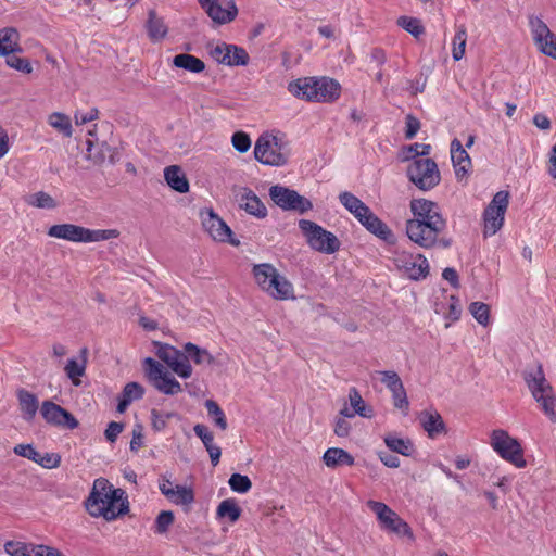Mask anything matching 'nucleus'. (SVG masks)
Listing matches in <instances>:
<instances>
[{
    "label": "nucleus",
    "mask_w": 556,
    "mask_h": 556,
    "mask_svg": "<svg viewBox=\"0 0 556 556\" xmlns=\"http://www.w3.org/2000/svg\"><path fill=\"white\" fill-rule=\"evenodd\" d=\"M410 211L413 218L406 223V233L410 241L424 249L451 247V239L441 237L446 228V220L435 202L414 199L410 201Z\"/></svg>",
    "instance_id": "obj_1"
},
{
    "label": "nucleus",
    "mask_w": 556,
    "mask_h": 556,
    "mask_svg": "<svg viewBox=\"0 0 556 556\" xmlns=\"http://www.w3.org/2000/svg\"><path fill=\"white\" fill-rule=\"evenodd\" d=\"M85 507L91 517L112 521L128 513V501L122 489H115L106 479L98 478L93 481Z\"/></svg>",
    "instance_id": "obj_2"
},
{
    "label": "nucleus",
    "mask_w": 556,
    "mask_h": 556,
    "mask_svg": "<svg viewBox=\"0 0 556 556\" xmlns=\"http://www.w3.org/2000/svg\"><path fill=\"white\" fill-rule=\"evenodd\" d=\"M253 276L257 286L275 300L294 299L292 283L269 263L253 266Z\"/></svg>",
    "instance_id": "obj_3"
},
{
    "label": "nucleus",
    "mask_w": 556,
    "mask_h": 556,
    "mask_svg": "<svg viewBox=\"0 0 556 556\" xmlns=\"http://www.w3.org/2000/svg\"><path fill=\"white\" fill-rule=\"evenodd\" d=\"M254 157L267 166H283L290 157L289 142L282 135L264 132L255 142Z\"/></svg>",
    "instance_id": "obj_4"
},
{
    "label": "nucleus",
    "mask_w": 556,
    "mask_h": 556,
    "mask_svg": "<svg viewBox=\"0 0 556 556\" xmlns=\"http://www.w3.org/2000/svg\"><path fill=\"white\" fill-rule=\"evenodd\" d=\"M525 380L541 410L552 422H556V394L545 378L542 366L526 371Z\"/></svg>",
    "instance_id": "obj_5"
},
{
    "label": "nucleus",
    "mask_w": 556,
    "mask_h": 556,
    "mask_svg": "<svg viewBox=\"0 0 556 556\" xmlns=\"http://www.w3.org/2000/svg\"><path fill=\"white\" fill-rule=\"evenodd\" d=\"M48 236L75 243H90L115 239L116 229H88L75 224H58L48 229Z\"/></svg>",
    "instance_id": "obj_6"
},
{
    "label": "nucleus",
    "mask_w": 556,
    "mask_h": 556,
    "mask_svg": "<svg viewBox=\"0 0 556 556\" xmlns=\"http://www.w3.org/2000/svg\"><path fill=\"white\" fill-rule=\"evenodd\" d=\"M299 228L312 250L324 254H333L340 250L341 242L338 237L318 224L301 219Z\"/></svg>",
    "instance_id": "obj_7"
},
{
    "label": "nucleus",
    "mask_w": 556,
    "mask_h": 556,
    "mask_svg": "<svg viewBox=\"0 0 556 556\" xmlns=\"http://www.w3.org/2000/svg\"><path fill=\"white\" fill-rule=\"evenodd\" d=\"M366 505L376 515L381 530L388 533H392L399 536H406L409 540H414V534L409 525L387 504L369 500L366 502Z\"/></svg>",
    "instance_id": "obj_8"
},
{
    "label": "nucleus",
    "mask_w": 556,
    "mask_h": 556,
    "mask_svg": "<svg viewBox=\"0 0 556 556\" xmlns=\"http://www.w3.org/2000/svg\"><path fill=\"white\" fill-rule=\"evenodd\" d=\"M490 445L504 460L517 468H525L527 462L523 448L519 441L508 434L507 431L496 429L492 431Z\"/></svg>",
    "instance_id": "obj_9"
},
{
    "label": "nucleus",
    "mask_w": 556,
    "mask_h": 556,
    "mask_svg": "<svg viewBox=\"0 0 556 556\" xmlns=\"http://www.w3.org/2000/svg\"><path fill=\"white\" fill-rule=\"evenodd\" d=\"M406 172L409 180L422 191L431 190L441 179L437 163L428 157H414Z\"/></svg>",
    "instance_id": "obj_10"
},
{
    "label": "nucleus",
    "mask_w": 556,
    "mask_h": 556,
    "mask_svg": "<svg viewBox=\"0 0 556 556\" xmlns=\"http://www.w3.org/2000/svg\"><path fill=\"white\" fill-rule=\"evenodd\" d=\"M508 204L507 191L502 190L494 194L483 213L484 236H493L503 227Z\"/></svg>",
    "instance_id": "obj_11"
},
{
    "label": "nucleus",
    "mask_w": 556,
    "mask_h": 556,
    "mask_svg": "<svg viewBox=\"0 0 556 556\" xmlns=\"http://www.w3.org/2000/svg\"><path fill=\"white\" fill-rule=\"evenodd\" d=\"M393 261L402 275L409 279H424L429 274V263L422 254H414L404 250L396 251Z\"/></svg>",
    "instance_id": "obj_12"
},
{
    "label": "nucleus",
    "mask_w": 556,
    "mask_h": 556,
    "mask_svg": "<svg viewBox=\"0 0 556 556\" xmlns=\"http://www.w3.org/2000/svg\"><path fill=\"white\" fill-rule=\"evenodd\" d=\"M269 197L273 202L285 211L305 213L313 208L312 202L299 194L295 190L275 185L269 188Z\"/></svg>",
    "instance_id": "obj_13"
},
{
    "label": "nucleus",
    "mask_w": 556,
    "mask_h": 556,
    "mask_svg": "<svg viewBox=\"0 0 556 556\" xmlns=\"http://www.w3.org/2000/svg\"><path fill=\"white\" fill-rule=\"evenodd\" d=\"M146 371L153 386L162 393L174 395L181 392L180 383L165 369V367L151 357L144 359Z\"/></svg>",
    "instance_id": "obj_14"
},
{
    "label": "nucleus",
    "mask_w": 556,
    "mask_h": 556,
    "mask_svg": "<svg viewBox=\"0 0 556 556\" xmlns=\"http://www.w3.org/2000/svg\"><path fill=\"white\" fill-rule=\"evenodd\" d=\"M200 217L204 230L213 240L228 242L233 247L240 245V241L233 237L230 227L212 208L201 211Z\"/></svg>",
    "instance_id": "obj_15"
},
{
    "label": "nucleus",
    "mask_w": 556,
    "mask_h": 556,
    "mask_svg": "<svg viewBox=\"0 0 556 556\" xmlns=\"http://www.w3.org/2000/svg\"><path fill=\"white\" fill-rule=\"evenodd\" d=\"M156 348V356L162 359L166 365L180 378L187 379L192 375V367L186 356L185 351L181 352L176 348L154 342Z\"/></svg>",
    "instance_id": "obj_16"
},
{
    "label": "nucleus",
    "mask_w": 556,
    "mask_h": 556,
    "mask_svg": "<svg viewBox=\"0 0 556 556\" xmlns=\"http://www.w3.org/2000/svg\"><path fill=\"white\" fill-rule=\"evenodd\" d=\"M529 27L538 50L556 60V35L551 31L542 18L534 15L529 16Z\"/></svg>",
    "instance_id": "obj_17"
},
{
    "label": "nucleus",
    "mask_w": 556,
    "mask_h": 556,
    "mask_svg": "<svg viewBox=\"0 0 556 556\" xmlns=\"http://www.w3.org/2000/svg\"><path fill=\"white\" fill-rule=\"evenodd\" d=\"M202 9L216 24L232 22L238 15L235 0H198Z\"/></svg>",
    "instance_id": "obj_18"
},
{
    "label": "nucleus",
    "mask_w": 556,
    "mask_h": 556,
    "mask_svg": "<svg viewBox=\"0 0 556 556\" xmlns=\"http://www.w3.org/2000/svg\"><path fill=\"white\" fill-rule=\"evenodd\" d=\"M160 492L175 505H190L194 501L191 488L174 484L169 478L162 476L159 479Z\"/></svg>",
    "instance_id": "obj_19"
},
{
    "label": "nucleus",
    "mask_w": 556,
    "mask_h": 556,
    "mask_svg": "<svg viewBox=\"0 0 556 556\" xmlns=\"http://www.w3.org/2000/svg\"><path fill=\"white\" fill-rule=\"evenodd\" d=\"M41 415L49 424L64 426L68 429H75L78 426L77 420L71 413L50 401H45L42 403Z\"/></svg>",
    "instance_id": "obj_20"
},
{
    "label": "nucleus",
    "mask_w": 556,
    "mask_h": 556,
    "mask_svg": "<svg viewBox=\"0 0 556 556\" xmlns=\"http://www.w3.org/2000/svg\"><path fill=\"white\" fill-rule=\"evenodd\" d=\"M236 199L240 208L256 218H265L267 208L260 198L249 188L241 187L236 191Z\"/></svg>",
    "instance_id": "obj_21"
},
{
    "label": "nucleus",
    "mask_w": 556,
    "mask_h": 556,
    "mask_svg": "<svg viewBox=\"0 0 556 556\" xmlns=\"http://www.w3.org/2000/svg\"><path fill=\"white\" fill-rule=\"evenodd\" d=\"M316 102H333L341 94L340 84L329 77H316Z\"/></svg>",
    "instance_id": "obj_22"
},
{
    "label": "nucleus",
    "mask_w": 556,
    "mask_h": 556,
    "mask_svg": "<svg viewBox=\"0 0 556 556\" xmlns=\"http://www.w3.org/2000/svg\"><path fill=\"white\" fill-rule=\"evenodd\" d=\"M316 77L298 78L288 84V91L298 99L316 102Z\"/></svg>",
    "instance_id": "obj_23"
},
{
    "label": "nucleus",
    "mask_w": 556,
    "mask_h": 556,
    "mask_svg": "<svg viewBox=\"0 0 556 556\" xmlns=\"http://www.w3.org/2000/svg\"><path fill=\"white\" fill-rule=\"evenodd\" d=\"M451 159L458 178L469 172L471 160L458 139H454L451 142Z\"/></svg>",
    "instance_id": "obj_24"
},
{
    "label": "nucleus",
    "mask_w": 556,
    "mask_h": 556,
    "mask_svg": "<svg viewBox=\"0 0 556 556\" xmlns=\"http://www.w3.org/2000/svg\"><path fill=\"white\" fill-rule=\"evenodd\" d=\"M20 33L15 27L0 29V55L9 56L22 51Z\"/></svg>",
    "instance_id": "obj_25"
},
{
    "label": "nucleus",
    "mask_w": 556,
    "mask_h": 556,
    "mask_svg": "<svg viewBox=\"0 0 556 556\" xmlns=\"http://www.w3.org/2000/svg\"><path fill=\"white\" fill-rule=\"evenodd\" d=\"M419 421L424 430L431 439L445 432V424L441 415L435 410H424L419 415Z\"/></svg>",
    "instance_id": "obj_26"
},
{
    "label": "nucleus",
    "mask_w": 556,
    "mask_h": 556,
    "mask_svg": "<svg viewBox=\"0 0 556 556\" xmlns=\"http://www.w3.org/2000/svg\"><path fill=\"white\" fill-rule=\"evenodd\" d=\"M164 179L166 184L175 191L179 193H186L189 191V181L178 165H169L164 168Z\"/></svg>",
    "instance_id": "obj_27"
},
{
    "label": "nucleus",
    "mask_w": 556,
    "mask_h": 556,
    "mask_svg": "<svg viewBox=\"0 0 556 556\" xmlns=\"http://www.w3.org/2000/svg\"><path fill=\"white\" fill-rule=\"evenodd\" d=\"M17 400L23 418L27 421L33 420L39 406L37 396L27 390L21 389L17 391Z\"/></svg>",
    "instance_id": "obj_28"
},
{
    "label": "nucleus",
    "mask_w": 556,
    "mask_h": 556,
    "mask_svg": "<svg viewBox=\"0 0 556 556\" xmlns=\"http://www.w3.org/2000/svg\"><path fill=\"white\" fill-rule=\"evenodd\" d=\"M325 465L329 468L354 465V457L343 448L330 447L323 456Z\"/></svg>",
    "instance_id": "obj_29"
},
{
    "label": "nucleus",
    "mask_w": 556,
    "mask_h": 556,
    "mask_svg": "<svg viewBox=\"0 0 556 556\" xmlns=\"http://www.w3.org/2000/svg\"><path fill=\"white\" fill-rule=\"evenodd\" d=\"M144 394V389L137 382H128L118 397L117 412L124 413L129 404L136 400H140Z\"/></svg>",
    "instance_id": "obj_30"
},
{
    "label": "nucleus",
    "mask_w": 556,
    "mask_h": 556,
    "mask_svg": "<svg viewBox=\"0 0 556 556\" xmlns=\"http://www.w3.org/2000/svg\"><path fill=\"white\" fill-rule=\"evenodd\" d=\"M184 351L188 361L193 362L198 366H211L214 364V356L206 350L202 349L191 342H188L184 345Z\"/></svg>",
    "instance_id": "obj_31"
},
{
    "label": "nucleus",
    "mask_w": 556,
    "mask_h": 556,
    "mask_svg": "<svg viewBox=\"0 0 556 556\" xmlns=\"http://www.w3.org/2000/svg\"><path fill=\"white\" fill-rule=\"evenodd\" d=\"M368 231L381 239H388L391 235L389 227L369 208V212L359 222Z\"/></svg>",
    "instance_id": "obj_32"
},
{
    "label": "nucleus",
    "mask_w": 556,
    "mask_h": 556,
    "mask_svg": "<svg viewBox=\"0 0 556 556\" xmlns=\"http://www.w3.org/2000/svg\"><path fill=\"white\" fill-rule=\"evenodd\" d=\"M147 21L148 36L153 41H160L167 35V26L162 17L157 16L154 10H150Z\"/></svg>",
    "instance_id": "obj_33"
},
{
    "label": "nucleus",
    "mask_w": 556,
    "mask_h": 556,
    "mask_svg": "<svg viewBox=\"0 0 556 556\" xmlns=\"http://www.w3.org/2000/svg\"><path fill=\"white\" fill-rule=\"evenodd\" d=\"M173 65L195 74L205 70V64L202 60L188 53L175 55L173 59Z\"/></svg>",
    "instance_id": "obj_34"
},
{
    "label": "nucleus",
    "mask_w": 556,
    "mask_h": 556,
    "mask_svg": "<svg viewBox=\"0 0 556 556\" xmlns=\"http://www.w3.org/2000/svg\"><path fill=\"white\" fill-rule=\"evenodd\" d=\"M88 350L84 348L80 353L83 355L81 363H78L75 358H71L67 361V364L64 368L67 377L71 379L74 386L80 384V377L85 375L86 371V355Z\"/></svg>",
    "instance_id": "obj_35"
},
{
    "label": "nucleus",
    "mask_w": 556,
    "mask_h": 556,
    "mask_svg": "<svg viewBox=\"0 0 556 556\" xmlns=\"http://www.w3.org/2000/svg\"><path fill=\"white\" fill-rule=\"evenodd\" d=\"M226 47L224 65L239 66L248 64L249 54L243 48L227 43Z\"/></svg>",
    "instance_id": "obj_36"
},
{
    "label": "nucleus",
    "mask_w": 556,
    "mask_h": 556,
    "mask_svg": "<svg viewBox=\"0 0 556 556\" xmlns=\"http://www.w3.org/2000/svg\"><path fill=\"white\" fill-rule=\"evenodd\" d=\"M48 124L53 127L55 130L61 132L64 137H72L73 127L71 119L67 115L54 112L48 116Z\"/></svg>",
    "instance_id": "obj_37"
},
{
    "label": "nucleus",
    "mask_w": 556,
    "mask_h": 556,
    "mask_svg": "<svg viewBox=\"0 0 556 556\" xmlns=\"http://www.w3.org/2000/svg\"><path fill=\"white\" fill-rule=\"evenodd\" d=\"M349 400L351 407L353 408L356 415L364 418H371L374 416V410L371 407L367 406L365 401L362 399L359 392L352 388L349 393Z\"/></svg>",
    "instance_id": "obj_38"
},
{
    "label": "nucleus",
    "mask_w": 556,
    "mask_h": 556,
    "mask_svg": "<svg viewBox=\"0 0 556 556\" xmlns=\"http://www.w3.org/2000/svg\"><path fill=\"white\" fill-rule=\"evenodd\" d=\"M216 514L219 518H228L236 522L240 518L241 509L233 498H227L219 503Z\"/></svg>",
    "instance_id": "obj_39"
},
{
    "label": "nucleus",
    "mask_w": 556,
    "mask_h": 556,
    "mask_svg": "<svg viewBox=\"0 0 556 556\" xmlns=\"http://www.w3.org/2000/svg\"><path fill=\"white\" fill-rule=\"evenodd\" d=\"M384 443L393 452H396L404 456H409L412 454L413 444L412 441L408 439H403L393 434H388L384 437Z\"/></svg>",
    "instance_id": "obj_40"
},
{
    "label": "nucleus",
    "mask_w": 556,
    "mask_h": 556,
    "mask_svg": "<svg viewBox=\"0 0 556 556\" xmlns=\"http://www.w3.org/2000/svg\"><path fill=\"white\" fill-rule=\"evenodd\" d=\"M467 43V29L464 25L457 27L452 42V56L455 61H459L465 55Z\"/></svg>",
    "instance_id": "obj_41"
},
{
    "label": "nucleus",
    "mask_w": 556,
    "mask_h": 556,
    "mask_svg": "<svg viewBox=\"0 0 556 556\" xmlns=\"http://www.w3.org/2000/svg\"><path fill=\"white\" fill-rule=\"evenodd\" d=\"M36 545L26 544L18 541H8L4 544V551L10 556H34Z\"/></svg>",
    "instance_id": "obj_42"
},
{
    "label": "nucleus",
    "mask_w": 556,
    "mask_h": 556,
    "mask_svg": "<svg viewBox=\"0 0 556 556\" xmlns=\"http://www.w3.org/2000/svg\"><path fill=\"white\" fill-rule=\"evenodd\" d=\"M27 203L31 206L38 207V208H55L56 207V201L47 192L39 191L30 194L27 198Z\"/></svg>",
    "instance_id": "obj_43"
},
{
    "label": "nucleus",
    "mask_w": 556,
    "mask_h": 556,
    "mask_svg": "<svg viewBox=\"0 0 556 556\" xmlns=\"http://www.w3.org/2000/svg\"><path fill=\"white\" fill-rule=\"evenodd\" d=\"M205 408L208 416L213 418L214 424L222 430H226L228 427L227 419L219 405L213 400H206Z\"/></svg>",
    "instance_id": "obj_44"
},
{
    "label": "nucleus",
    "mask_w": 556,
    "mask_h": 556,
    "mask_svg": "<svg viewBox=\"0 0 556 556\" xmlns=\"http://www.w3.org/2000/svg\"><path fill=\"white\" fill-rule=\"evenodd\" d=\"M469 312L472 317L482 326H486L490 321V307L483 302H472L469 305Z\"/></svg>",
    "instance_id": "obj_45"
},
{
    "label": "nucleus",
    "mask_w": 556,
    "mask_h": 556,
    "mask_svg": "<svg viewBox=\"0 0 556 556\" xmlns=\"http://www.w3.org/2000/svg\"><path fill=\"white\" fill-rule=\"evenodd\" d=\"M229 486L233 492L244 494L252 488V482L248 476L232 473L229 478Z\"/></svg>",
    "instance_id": "obj_46"
},
{
    "label": "nucleus",
    "mask_w": 556,
    "mask_h": 556,
    "mask_svg": "<svg viewBox=\"0 0 556 556\" xmlns=\"http://www.w3.org/2000/svg\"><path fill=\"white\" fill-rule=\"evenodd\" d=\"M175 517L170 510H162L154 525V532L157 534H164L168 531L169 527L174 523Z\"/></svg>",
    "instance_id": "obj_47"
},
{
    "label": "nucleus",
    "mask_w": 556,
    "mask_h": 556,
    "mask_svg": "<svg viewBox=\"0 0 556 556\" xmlns=\"http://www.w3.org/2000/svg\"><path fill=\"white\" fill-rule=\"evenodd\" d=\"M397 24L403 29H405L406 31L412 34L414 37H418L424 33V27L420 24V21L417 18L408 17V16H401L397 20Z\"/></svg>",
    "instance_id": "obj_48"
},
{
    "label": "nucleus",
    "mask_w": 556,
    "mask_h": 556,
    "mask_svg": "<svg viewBox=\"0 0 556 556\" xmlns=\"http://www.w3.org/2000/svg\"><path fill=\"white\" fill-rule=\"evenodd\" d=\"M231 143L239 153L248 152L252 144L250 136L244 131H236L231 137Z\"/></svg>",
    "instance_id": "obj_49"
},
{
    "label": "nucleus",
    "mask_w": 556,
    "mask_h": 556,
    "mask_svg": "<svg viewBox=\"0 0 556 556\" xmlns=\"http://www.w3.org/2000/svg\"><path fill=\"white\" fill-rule=\"evenodd\" d=\"M5 63L9 67L22 72L24 74H30L33 72V66L30 62L25 58H20L14 54H11L7 56Z\"/></svg>",
    "instance_id": "obj_50"
},
{
    "label": "nucleus",
    "mask_w": 556,
    "mask_h": 556,
    "mask_svg": "<svg viewBox=\"0 0 556 556\" xmlns=\"http://www.w3.org/2000/svg\"><path fill=\"white\" fill-rule=\"evenodd\" d=\"M380 375L382 376V383L390 390V392L403 387V382L395 371L386 370L381 371Z\"/></svg>",
    "instance_id": "obj_51"
},
{
    "label": "nucleus",
    "mask_w": 556,
    "mask_h": 556,
    "mask_svg": "<svg viewBox=\"0 0 556 556\" xmlns=\"http://www.w3.org/2000/svg\"><path fill=\"white\" fill-rule=\"evenodd\" d=\"M36 464L47 469H54L60 466L61 457L55 453H45L43 455L39 453Z\"/></svg>",
    "instance_id": "obj_52"
},
{
    "label": "nucleus",
    "mask_w": 556,
    "mask_h": 556,
    "mask_svg": "<svg viewBox=\"0 0 556 556\" xmlns=\"http://www.w3.org/2000/svg\"><path fill=\"white\" fill-rule=\"evenodd\" d=\"M174 413H163L153 409L151 412L152 426L155 430L162 431L166 428L168 420L174 417Z\"/></svg>",
    "instance_id": "obj_53"
},
{
    "label": "nucleus",
    "mask_w": 556,
    "mask_h": 556,
    "mask_svg": "<svg viewBox=\"0 0 556 556\" xmlns=\"http://www.w3.org/2000/svg\"><path fill=\"white\" fill-rule=\"evenodd\" d=\"M391 393L394 406L404 413H407L409 403L404 386L402 388H397V390H394Z\"/></svg>",
    "instance_id": "obj_54"
},
{
    "label": "nucleus",
    "mask_w": 556,
    "mask_h": 556,
    "mask_svg": "<svg viewBox=\"0 0 556 556\" xmlns=\"http://www.w3.org/2000/svg\"><path fill=\"white\" fill-rule=\"evenodd\" d=\"M14 453L36 463L39 452L31 444H17L13 448Z\"/></svg>",
    "instance_id": "obj_55"
},
{
    "label": "nucleus",
    "mask_w": 556,
    "mask_h": 556,
    "mask_svg": "<svg viewBox=\"0 0 556 556\" xmlns=\"http://www.w3.org/2000/svg\"><path fill=\"white\" fill-rule=\"evenodd\" d=\"M340 203L349 211L351 212L355 207H358V205L363 204L364 202L359 200L356 195H354L351 192L344 191L339 194Z\"/></svg>",
    "instance_id": "obj_56"
},
{
    "label": "nucleus",
    "mask_w": 556,
    "mask_h": 556,
    "mask_svg": "<svg viewBox=\"0 0 556 556\" xmlns=\"http://www.w3.org/2000/svg\"><path fill=\"white\" fill-rule=\"evenodd\" d=\"M193 431L197 437L200 438L205 447L214 443V435L206 426L197 424L193 427Z\"/></svg>",
    "instance_id": "obj_57"
},
{
    "label": "nucleus",
    "mask_w": 556,
    "mask_h": 556,
    "mask_svg": "<svg viewBox=\"0 0 556 556\" xmlns=\"http://www.w3.org/2000/svg\"><path fill=\"white\" fill-rule=\"evenodd\" d=\"M98 116H99V112L97 109L93 108L86 113L77 111L74 115V118H75V123L77 125H84V124H87L89 122L97 119Z\"/></svg>",
    "instance_id": "obj_58"
},
{
    "label": "nucleus",
    "mask_w": 556,
    "mask_h": 556,
    "mask_svg": "<svg viewBox=\"0 0 556 556\" xmlns=\"http://www.w3.org/2000/svg\"><path fill=\"white\" fill-rule=\"evenodd\" d=\"M430 152V146L429 144H422V143H414L407 148V154L405 159H409L412 156H424L428 155Z\"/></svg>",
    "instance_id": "obj_59"
},
{
    "label": "nucleus",
    "mask_w": 556,
    "mask_h": 556,
    "mask_svg": "<svg viewBox=\"0 0 556 556\" xmlns=\"http://www.w3.org/2000/svg\"><path fill=\"white\" fill-rule=\"evenodd\" d=\"M123 429H124L123 424L116 422V421H111L104 432L106 440L112 443L115 442L117 437L123 431Z\"/></svg>",
    "instance_id": "obj_60"
},
{
    "label": "nucleus",
    "mask_w": 556,
    "mask_h": 556,
    "mask_svg": "<svg viewBox=\"0 0 556 556\" xmlns=\"http://www.w3.org/2000/svg\"><path fill=\"white\" fill-rule=\"evenodd\" d=\"M420 128V122L414 117L413 115L406 116V132L405 136L407 139H413Z\"/></svg>",
    "instance_id": "obj_61"
},
{
    "label": "nucleus",
    "mask_w": 556,
    "mask_h": 556,
    "mask_svg": "<svg viewBox=\"0 0 556 556\" xmlns=\"http://www.w3.org/2000/svg\"><path fill=\"white\" fill-rule=\"evenodd\" d=\"M350 424L342 417L336 419L334 433L340 438H345L350 433Z\"/></svg>",
    "instance_id": "obj_62"
},
{
    "label": "nucleus",
    "mask_w": 556,
    "mask_h": 556,
    "mask_svg": "<svg viewBox=\"0 0 556 556\" xmlns=\"http://www.w3.org/2000/svg\"><path fill=\"white\" fill-rule=\"evenodd\" d=\"M378 456L379 459L383 463V465H386L389 468H397L400 466V459L395 455L386 452H380Z\"/></svg>",
    "instance_id": "obj_63"
},
{
    "label": "nucleus",
    "mask_w": 556,
    "mask_h": 556,
    "mask_svg": "<svg viewBox=\"0 0 556 556\" xmlns=\"http://www.w3.org/2000/svg\"><path fill=\"white\" fill-rule=\"evenodd\" d=\"M547 172L553 179H556V143L552 147L549 152Z\"/></svg>",
    "instance_id": "obj_64"
}]
</instances>
